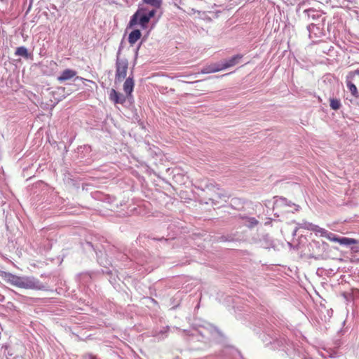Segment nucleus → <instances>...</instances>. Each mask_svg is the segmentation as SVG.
Masks as SVG:
<instances>
[{
    "instance_id": "f257e3e1",
    "label": "nucleus",
    "mask_w": 359,
    "mask_h": 359,
    "mask_svg": "<svg viewBox=\"0 0 359 359\" xmlns=\"http://www.w3.org/2000/svg\"><path fill=\"white\" fill-rule=\"evenodd\" d=\"M155 13V9L149 10L145 7H140L130 18L128 28H132L137 25H139L142 29L147 28L149 20Z\"/></svg>"
},
{
    "instance_id": "f03ea898",
    "label": "nucleus",
    "mask_w": 359,
    "mask_h": 359,
    "mask_svg": "<svg viewBox=\"0 0 359 359\" xmlns=\"http://www.w3.org/2000/svg\"><path fill=\"white\" fill-rule=\"evenodd\" d=\"M318 233L320 234V236L325 237L330 240V241L339 243L340 245H350L355 244L357 243L356 240L353 238L339 237L336 234L330 232L327 230L323 228L318 230Z\"/></svg>"
},
{
    "instance_id": "7ed1b4c3",
    "label": "nucleus",
    "mask_w": 359,
    "mask_h": 359,
    "mask_svg": "<svg viewBox=\"0 0 359 359\" xmlns=\"http://www.w3.org/2000/svg\"><path fill=\"white\" fill-rule=\"evenodd\" d=\"M20 288L43 290L46 286L37 278L34 276H22L20 282Z\"/></svg>"
},
{
    "instance_id": "20e7f679",
    "label": "nucleus",
    "mask_w": 359,
    "mask_h": 359,
    "mask_svg": "<svg viewBox=\"0 0 359 359\" xmlns=\"http://www.w3.org/2000/svg\"><path fill=\"white\" fill-rule=\"evenodd\" d=\"M128 62L126 59H119L118 57L116 60V81H121L123 80L127 75V69H128Z\"/></svg>"
},
{
    "instance_id": "39448f33",
    "label": "nucleus",
    "mask_w": 359,
    "mask_h": 359,
    "mask_svg": "<svg viewBox=\"0 0 359 359\" xmlns=\"http://www.w3.org/2000/svg\"><path fill=\"white\" fill-rule=\"evenodd\" d=\"M212 188L213 189L214 194L210 199L213 203H218L219 200L226 201V198H229V196L226 191L220 190L217 187L215 190V187L212 184L205 185V189H207L211 190Z\"/></svg>"
},
{
    "instance_id": "423d86ee",
    "label": "nucleus",
    "mask_w": 359,
    "mask_h": 359,
    "mask_svg": "<svg viewBox=\"0 0 359 359\" xmlns=\"http://www.w3.org/2000/svg\"><path fill=\"white\" fill-rule=\"evenodd\" d=\"M1 278L4 279L5 282L11 284V285L19 287L20 282L21 280L22 276H18L14 274H12L8 272L3 271L1 274Z\"/></svg>"
},
{
    "instance_id": "0eeeda50",
    "label": "nucleus",
    "mask_w": 359,
    "mask_h": 359,
    "mask_svg": "<svg viewBox=\"0 0 359 359\" xmlns=\"http://www.w3.org/2000/svg\"><path fill=\"white\" fill-rule=\"evenodd\" d=\"M109 100L114 102L115 104H123L126 100V96L118 93L114 89H111L109 95Z\"/></svg>"
},
{
    "instance_id": "6e6552de",
    "label": "nucleus",
    "mask_w": 359,
    "mask_h": 359,
    "mask_svg": "<svg viewBox=\"0 0 359 359\" xmlns=\"http://www.w3.org/2000/svg\"><path fill=\"white\" fill-rule=\"evenodd\" d=\"M274 205L276 208L294 207L295 211H298L299 208L298 205H296L291 201H288L283 197H279L277 198L274 203Z\"/></svg>"
},
{
    "instance_id": "1a4fd4ad",
    "label": "nucleus",
    "mask_w": 359,
    "mask_h": 359,
    "mask_svg": "<svg viewBox=\"0 0 359 359\" xmlns=\"http://www.w3.org/2000/svg\"><path fill=\"white\" fill-rule=\"evenodd\" d=\"M76 72L71 69H66L62 71L57 79L59 82L62 83L66 81L70 80L76 76Z\"/></svg>"
},
{
    "instance_id": "9d476101",
    "label": "nucleus",
    "mask_w": 359,
    "mask_h": 359,
    "mask_svg": "<svg viewBox=\"0 0 359 359\" xmlns=\"http://www.w3.org/2000/svg\"><path fill=\"white\" fill-rule=\"evenodd\" d=\"M243 57V55L241 54L236 55L229 60H226L223 63L221 64L222 69H225L229 67H233L238 64L240 61V60Z\"/></svg>"
},
{
    "instance_id": "9b49d317",
    "label": "nucleus",
    "mask_w": 359,
    "mask_h": 359,
    "mask_svg": "<svg viewBox=\"0 0 359 359\" xmlns=\"http://www.w3.org/2000/svg\"><path fill=\"white\" fill-rule=\"evenodd\" d=\"M134 81L133 79L130 76H129L124 82L123 84V90L126 94V96L128 97H132V92L133 91L134 88Z\"/></svg>"
},
{
    "instance_id": "f8f14e48",
    "label": "nucleus",
    "mask_w": 359,
    "mask_h": 359,
    "mask_svg": "<svg viewBox=\"0 0 359 359\" xmlns=\"http://www.w3.org/2000/svg\"><path fill=\"white\" fill-rule=\"evenodd\" d=\"M353 79H354L348 78V74L347 76H346V83L347 88L351 92V95L353 97L357 98V97H359V93L358 92L357 87L352 82Z\"/></svg>"
},
{
    "instance_id": "ddd939ff",
    "label": "nucleus",
    "mask_w": 359,
    "mask_h": 359,
    "mask_svg": "<svg viewBox=\"0 0 359 359\" xmlns=\"http://www.w3.org/2000/svg\"><path fill=\"white\" fill-rule=\"evenodd\" d=\"M297 226L298 228L313 231L316 232L317 233H318V230L321 229V227L306 221H304L302 223H298Z\"/></svg>"
},
{
    "instance_id": "4468645a",
    "label": "nucleus",
    "mask_w": 359,
    "mask_h": 359,
    "mask_svg": "<svg viewBox=\"0 0 359 359\" xmlns=\"http://www.w3.org/2000/svg\"><path fill=\"white\" fill-rule=\"evenodd\" d=\"M142 34L139 29H134L132 31L128 36V42L133 46L134 45L140 38Z\"/></svg>"
},
{
    "instance_id": "2eb2a0df",
    "label": "nucleus",
    "mask_w": 359,
    "mask_h": 359,
    "mask_svg": "<svg viewBox=\"0 0 359 359\" xmlns=\"http://www.w3.org/2000/svg\"><path fill=\"white\" fill-rule=\"evenodd\" d=\"M221 70H223V69H222V65L215 64V65H210V66H208V67L203 68L201 70V73L202 74H210V73L217 72Z\"/></svg>"
},
{
    "instance_id": "dca6fc26",
    "label": "nucleus",
    "mask_w": 359,
    "mask_h": 359,
    "mask_svg": "<svg viewBox=\"0 0 359 359\" xmlns=\"http://www.w3.org/2000/svg\"><path fill=\"white\" fill-rule=\"evenodd\" d=\"M243 219H245V225L249 228H253L258 224L259 222L255 217H245Z\"/></svg>"
},
{
    "instance_id": "f3484780",
    "label": "nucleus",
    "mask_w": 359,
    "mask_h": 359,
    "mask_svg": "<svg viewBox=\"0 0 359 359\" xmlns=\"http://www.w3.org/2000/svg\"><path fill=\"white\" fill-rule=\"evenodd\" d=\"M15 55L22 56V57H24L26 58H27L28 55H29L27 49L25 46H20V47L17 48V49L15 50Z\"/></svg>"
},
{
    "instance_id": "a211bd4d",
    "label": "nucleus",
    "mask_w": 359,
    "mask_h": 359,
    "mask_svg": "<svg viewBox=\"0 0 359 359\" xmlns=\"http://www.w3.org/2000/svg\"><path fill=\"white\" fill-rule=\"evenodd\" d=\"M142 1L148 5H150L154 8H159L161 5V0H142Z\"/></svg>"
},
{
    "instance_id": "6ab92c4d",
    "label": "nucleus",
    "mask_w": 359,
    "mask_h": 359,
    "mask_svg": "<svg viewBox=\"0 0 359 359\" xmlns=\"http://www.w3.org/2000/svg\"><path fill=\"white\" fill-rule=\"evenodd\" d=\"M330 105L332 109L337 110L341 107V102L337 99H331Z\"/></svg>"
},
{
    "instance_id": "aec40b11",
    "label": "nucleus",
    "mask_w": 359,
    "mask_h": 359,
    "mask_svg": "<svg viewBox=\"0 0 359 359\" xmlns=\"http://www.w3.org/2000/svg\"><path fill=\"white\" fill-rule=\"evenodd\" d=\"M356 75H359V69L348 72V78L354 79Z\"/></svg>"
},
{
    "instance_id": "412c9836",
    "label": "nucleus",
    "mask_w": 359,
    "mask_h": 359,
    "mask_svg": "<svg viewBox=\"0 0 359 359\" xmlns=\"http://www.w3.org/2000/svg\"><path fill=\"white\" fill-rule=\"evenodd\" d=\"M85 359H92V358L90 356H88V357L86 358Z\"/></svg>"
},
{
    "instance_id": "4be33fe9",
    "label": "nucleus",
    "mask_w": 359,
    "mask_h": 359,
    "mask_svg": "<svg viewBox=\"0 0 359 359\" xmlns=\"http://www.w3.org/2000/svg\"><path fill=\"white\" fill-rule=\"evenodd\" d=\"M76 79H79V76H76ZM80 79H81V78H80Z\"/></svg>"
}]
</instances>
